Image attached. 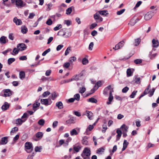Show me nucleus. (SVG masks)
<instances>
[{"mask_svg": "<svg viewBox=\"0 0 159 159\" xmlns=\"http://www.w3.org/2000/svg\"><path fill=\"white\" fill-rule=\"evenodd\" d=\"M39 105L40 103L38 101H36L33 104V110L35 111V109L37 107H39Z\"/></svg>", "mask_w": 159, "mask_h": 159, "instance_id": "cd10ccee", "label": "nucleus"}, {"mask_svg": "<svg viewBox=\"0 0 159 159\" xmlns=\"http://www.w3.org/2000/svg\"><path fill=\"white\" fill-rule=\"evenodd\" d=\"M15 61V59L14 58H11L8 59V63L9 65H10L13 62Z\"/></svg>", "mask_w": 159, "mask_h": 159, "instance_id": "ea45409f", "label": "nucleus"}, {"mask_svg": "<svg viewBox=\"0 0 159 159\" xmlns=\"http://www.w3.org/2000/svg\"><path fill=\"white\" fill-rule=\"evenodd\" d=\"M64 47V46L62 44H60L58 45L56 48V50L57 51L60 50L62 48Z\"/></svg>", "mask_w": 159, "mask_h": 159, "instance_id": "680f3d73", "label": "nucleus"}, {"mask_svg": "<svg viewBox=\"0 0 159 159\" xmlns=\"http://www.w3.org/2000/svg\"><path fill=\"white\" fill-rule=\"evenodd\" d=\"M128 128L129 127L127 126H126L125 124H123L120 127L121 129H124V130L126 132L128 131Z\"/></svg>", "mask_w": 159, "mask_h": 159, "instance_id": "a19ab883", "label": "nucleus"}, {"mask_svg": "<svg viewBox=\"0 0 159 159\" xmlns=\"http://www.w3.org/2000/svg\"><path fill=\"white\" fill-rule=\"evenodd\" d=\"M155 91V89L154 88H152L151 90L150 91L148 96L150 97H151L153 95Z\"/></svg>", "mask_w": 159, "mask_h": 159, "instance_id": "de8ad7c7", "label": "nucleus"}, {"mask_svg": "<svg viewBox=\"0 0 159 159\" xmlns=\"http://www.w3.org/2000/svg\"><path fill=\"white\" fill-rule=\"evenodd\" d=\"M137 92V91H134L130 95L129 97L131 98H134Z\"/></svg>", "mask_w": 159, "mask_h": 159, "instance_id": "a18cd8bd", "label": "nucleus"}, {"mask_svg": "<svg viewBox=\"0 0 159 159\" xmlns=\"http://www.w3.org/2000/svg\"><path fill=\"white\" fill-rule=\"evenodd\" d=\"M81 156L84 159H89V157L90 156L81 154Z\"/></svg>", "mask_w": 159, "mask_h": 159, "instance_id": "e2e57ef3", "label": "nucleus"}, {"mask_svg": "<svg viewBox=\"0 0 159 159\" xmlns=\"http://www.w3.org/2000/svg\"><path fill=\"white\" fill-rule=\"evenodd\" d=\"M20 50L18 48H14L13 50V52L14 53V54L13 53H11V54L13 55H16L17 54Z\"/></svg>", "mask_w": 159, "mask_h": 159, "instance_id": "e433bc0d", "label": "nucleus"}, {"mask_svg": "<svg viewBox=\"0 0 159 159\" xmlns=\"http://www.w3.org/2000/svg\"><path fill=\"white\" fill-rule=\"evenodd\" d=\"M113 98V96L112 94V91H110L109 93V96L108 98V101L107 102V103L108 105H109L111 103Z\"/></svg>", "mask_w": 159, "mask_h": 159, "instance_id": "9d476101", "label": "nucleus"}, {"mask_svg": "<svg viewBox=\"0 0 159 159\" xmlns=\"http://www.w3.org/2000/svg\"><path fill=\"white\" fill-rule=\"evenodd\" d=\"M124 43V41H120L115 46V47L113 48V49H114L115 50H116L118 49H120L123 46Z\"/></svg>", "mask_w": 159, "mask_h": 159, "instance_id": "20e7f679", "label": "nucleus"}, {"mask_svg": "<svg viewBox=\"0 0 159 159\" xmlns=\"http://www.w3.org/2000/svg\"><path fill=\"white\" fill-rule=\"evenodd\" d=\"M11 1L12 3L15 4L18 8H21L25 7L26 5L25 2L22 0H11Z\"/></svg>", "mask_w": 159, "mask_h": 159, "instance_id": "f257e3e1", "label": "nucleus"}, {"mask_svg": "<svg viewBox=\"0 0 159 159\" xmlns=\"http://www.w3.org/2000/svg\"><path fill=\"white\" fill-rule=\"evenodd\" d=\"M40 138V132H38L33 137L35 141H37L39 140Z\"/></svg>", "mask_w": 159, "mask_h": 159, "instance_id": "b1692460", "label": "nucleus"}, {"mask_svg": "<svg viewBox=\"0 0 159 159\" xmlns=\"http://www.w3.org/2000/svg\"><path fill=\"white\" fill-rule=\"evenodd\" d=\"M20 78L21 79H23L25 78V74L24 71H21L20 72Z\"/></svg>", "mask_w": 159, "mask_h": 159, "instance_id": "a878e982", "label": "nucleus"}, {"mask_svg": "<svg viewBox=\"0 0 159 159\" xmlns=\"http://www.w3.org/2000/svg\"><path fill=\"white\" fill-rule=\"evenodd\" d=\"M10 105L7 102H5L2 107V109L3 111H5L7 110L9 107Z\"/></svg>", "mask_w": 159, "mask_h": 159, "instance_id": "dca6fc26", "label": "nucleus"}, {"mask_svg": "<svg viewBox=\"0 0 159 159\" xmlns=\"http://www.w3.org/2000/svg\"><path fill=\"white\" fill-rule=\"evenodd\" d=\"M89 137L87 136H85L83 137L82 140V143L85 145H89V143L88 141Z\"/></svg>", "mask_w": 159, "mask_h": 159, "instance_id": "1a4fd4ad", "label": "nucleus"}, {"mask_svg": "<svg viewBox=\"0 0 159 159\" xmlns=\"http://www.w3.org/2000/svg\"><path fill=\"white\" fill-rule=\"evenodd\" d=\"M46 23L48 25H51L52 24V21L51 19H48Z\"/></svg>", "mask_w": 159, "mask_h": 159, "instance_id": "4d7b16f0", "label": "nucleus"}, {"mask_svg": "<svg viewBox=\"0 0 159 159\" xmlns=\"http://www.w3.org/2000/svg\"><path fill=\"white\" fill-rule=\"evenodd\" d=\"M151 88V86L150 84L148 85V86L145 89L144 91L143 92L145 94H147L148 93H149L150 91H149V89Z\"/></svg>", "mask_w": 159, "mask_h": 159, "instance_id": "2f4dec72", "label": "nucleus"}, {"mask_svg": "<svg viewBox=\"0 0 159 159\" xmlns=\"http://www.w3.org/2000/svg\"><path fill=\"white\" fill-rule=\"evenodd\" d=\"M76 60V58L74 56L70 57L69 59V61L71 63H73Z\"/></svg>", "mask_w": 159, "mask_h": 159, "instance_id": "58836bf2", "label": "nucleus"}, {"mask_svg": "<svg viewBox=\"0 0 159 159\" xmlns=\"http://www.w3.org/2000/svg\"><path fill=\"white\" fill-rule=\"evenodd\" d=\"M17 48L20 51H23L27 48V46L23 43H19L17 46Z\"/></svg>", "mask_w": 159, "mask_h": 159, "instance_id": "39448f33", "label": "nucleus"}, {"mask_svg": "<svg viewBox=\"0 0 159 159\" xmlns=\"http://www.w3.org/2000/svg\"><path fill=\"white\" fill-rule=\"evenodd\" d=\"M28 31L27 28L25 26H22L21 27V32L23 34H26Z\"/></svg>", "mask_w": 159, "mask_h": 159, "instance_id": "bb28decb", "label": "nucleus"}, {"mask_svg": "<svg viewBox=\"0 0 159 159\" xmlns=\"http://www.w3.org/2000/svg\"><path fill=\"white\" fill-rule=\"evenodd\" d=\"M134 62L135 64H138L142 63V60L141 59H136L134 60Z\"/></svg>", "mask_w": 159, "mask_h": 159, "instance_id": "37998d69", "label": "nucleus"}, {"mask_svg": "<svg viewBox=\"0 0 159 159\" xmlns=\"http://www.w3.org/2000/svg\"><path fill=\"white\" fill-rule=\"evenodd\" d=\"M56 106L59 109H61L63 107V105L61 102L59 101L57 102L56 103Z\"/></svg>", "mask_w": 159, "mask_h": 159, "instance_id": "6ab92c4d", "label": "nucleus"}, {"mask_svg": "<svg viewBox=\"0 0 159 159\" xmlns=\"http://www.w3.org/2000/svg\"><path fill=\"white\" fill-rule=\"evenodd\" d=\"M79 75H76L73 76L71 78L72 81L73 80H76L77 81L79 80Z\"/></svg>", "mask_w": 159, "mask_h": 159, "instance_id": "f704fd0d", "label": "nucleus"}, {"mask_svg": "<svg viewBox=\"0 0 159 159\" xmlns=\"http://www.w3.org/2000/svg\"><path fill=\"white\" fill-rule=\"evenodd\" d=\"M70 66V63L69 62H65L63 65V67L66 68H68Z\"/></svg>", "mask_w": 159, "mask_h": 159, "instance_id": "6e6d98bb", "label": "nucleus"}, {"mask_svg": "<svg viewBox=\"0 0 159 159\" xmlns=\"http://www.w3.org/2000/svg\"><path fill=\"white\" fill-rule=\"evenodd\" d=\"M25 150L28 153H30L33 150L32 143L30 142H26L25 144Z\"/></svg>", "mask_w": 159, "mask_h": 159, "instance_id": "f03ea898", "label": "nucleus"}, {"mask_svg": "<svg viewBox=\"0 0 159 159\" xmlns=\"http://www.w3.org/2000/svg\"><path fill=\"white\" fill-rule=\"evenodd\" d=\"M51 51L50 48H48L47 50L45 51L42 53V55L43 56H45L49 52Z\"/></svg>", "mask_w": 159, "mask_h": 159, "instance_id": "5fc2aeb1", "label": "nucleus"}, {"mask_svg": "<svg viewBox=\"0 0 159 159\" xmlns=\"http://www.w3.org/2000/svg\"><path fill=\"white\" fill-rule=\"evenodd\" d=\"M65 29L61 30L58 32L57 35L61 36H64L65 35Z\"/></svg>", "mask_w": 159, "mask_h": 159, "instance_id": "4be33fe9", "label": "nucleus"}, {"mask_svg": "<svg viewBox=\"0 0 159 159\" xmlns=\"http://www.w3.org/2000/svg\"><path fill=\"white\" fill-rule=\"evenodd\" d=\"M65 36L66 38L70 37L71 35V33L70 30L65 29Z\"/></svg>", "mask_w": 159, "mask_h": 159, "instance_id": "2eb2a0df", "label": "nucleus"}, {"mask_svg": "<svg viewBox=\"0 0 159 159\" xmlns=\"http://www.w3.org/2000/svg\"><path fill=\"white\" fill-rule=\"evenodd\" d=\"M98 12L99 14L102 15L106 16L108 14V13H107V11H99Z\"/></svg>", "mask_w": 159, "mask_h": 159, "instance_id": "72a5a7b5", "label": "nucleus"}, {"mask_svg": "<svg viewBox=\"0 0 159 159\" xmlns=\"http://www.w3.org/2000/svg\"><path fill=\"white\" fill-rule=\"evenodd\" d=\"M86 112L87 113L86 115L88 116L89 119L90 120L92 119V117L93 116V114L92 112L87 111H86Z\"/></svg>", "mask_w": 159, "mask_h": 159, "instance_id": "5701e85b", "label": "nucleus"}, {"mask_svg": "<svg viewBox=\"0 0 159 159\" xmlns=\"http://www.w3.org/2000/svg\"><path fill=\"white\" fill-rule=\"evenodd\" d=\"M125 11V9H123L119 11H117L116 14L118 15H120L123 13Z\"/></svg>", "mask_w": 159, "mask_h": 159, "instance_id": "864d4df0", "label": "nucleus"}, {"mask_svg": "<svg viewBox=\"0 0 159 159\" xmlns=\"http://www.w3.org/2000/svg\"><path fill=\"white\" fill-rule=\"evenodd\" d=\"M153 16V12L150 11L147 13L145 15L144 18L146 20H148L151 19Z\"/></svg>", "mask_w": 159, "mask_h": 159, "instance_id": "423d86ee", "label": "nucleus"}, {"mask_svg": "<svg viewBox=\"0 0 159 159\" xmlns=\"http://www.w3.org/2000/svg\"><path fill=\"white\" fill-rule=\"evenodd\" d=\"M62 28V25L61 24L57 25L53 29L55 31H57L58 30Z\"/></svg>", "mask_w": 159, "mask_h": 159, "instance_id": "49530a36", "label": "nucleus"}, {"mask_svg": "<svg viewBox=\"0 0 159 159\" xmlns=\"http://www.w3.org/2000/svg\"><path fill=\"white\" fill-rule=\"evenodd\" d=\"M129 89V88L127 87H125L122 89V92L123 93H126Z\"/></svg>", "mask_w": 159, "mask_h": 159, "instance_id": "0e129e2a", "label": "nucleus"}, {"mask_svg": "<svg viewBox=\"0 0 159 159\" xmlns=\"http://www.w3.org/2000/svg\"><path fill=\"white\" fill-rule=\"evenodd\" d=\"M52 72V70H47L45 73V75L46 76H49Z\"/></svg>", "mask_w": 159, "mask_h": 159, "instance_id": "774afa93", "label": "nucleus"}, {"mask_svg": "<svg viewBox=\"0 0 159 159\" xmlns=\"http://www.w3.org/2000/svg\"><path fill=\"white\" fill-rule=\"evenodd\" d=\"M0 41L2 43H6V37L4 36L1 37L0 39Z\"/></svg>", "mask_w": 159, "mask_h": 159, "instance_id": "603ef678", "label": "nucleus"}, {"mask_svg": "<svg viewBox=\"0 0 159 159\" xmlns=\"http://www.w3.org/2000/svg\"><path fill=\"white\" fill-rule=\"evenodd\" d=\"M107 129V128L106 123H104V124L102 125V133H105Z\"/></svg>", "mask_w": 159, "mask_h": 159, "instance_id": "4c0bfd02", "label": "nucleus"}, {"mask_svg": "<svg viewBox=\"0 0 159 159\" xmlns=\"http://www.w3.org/2000/svg\"><path fill=\"white\" fill-rule=\"evenodd\" d=\"M81 146L80 145H76L73 147L74 150L76 152H78L81 148Z\"/></svg>", "mask_w": 159, "mask_h": 159, "instance_id": "f3484780", "label": "nucleus"}, {"mask_svg": "<svg viewBox=\"0 0 159 159\" xmlns=\"http://www.w3.org/2000/svg\"><path fill=\"white\" fill-rule=\"evenodd\" d=\"M97 26V24L96 23H94L92 24L90 27V29L91 30L93 29L95 27Z\"/></svg>", "mask_w": 159, "mask_h": 159, "instance_id": "13d9d810", "label": "nucleus"}, {"mask_svg": "<svg viewBox=\"0 0 159 159\" xmlns=\"http://www.w3.org/2000/svg\"><path fill=\"white\" fill-rule=\"evenodd\" d=\"M71 51V47H68L66 49V50L65 54L66 56H67L68 55L69 53V52Z\"/></svg>", "mask_w": 159, "mask_h": 159, "instance_id": "8fccbe9b", "label": "nucleus"}, {"mask_svg": "<svg viewBox=\"0 0 159 159\" xmlns=\"http://www.w3.org/2000/svg\"><path fill=\"white\" fill-rule=\"evenodd\" d=\"M116 133L117 135L116 136V141H117L120 139L122 133L121 130L119 129H117Z\"/></svg>", "mask_w": 159, "mask_h": 159, "instance_id": "9b49d317", "label": "nucleus"}, {"mask_svg": "<svg viewBox=\"0 0 159 159\" xmlns=\"http://www.w3.org/2000/svg\"><path fill=\"white\" fill-rule=\"evenodd\" d=\"M80 94L78 93H77L74 95V98L75 99V100H76L78 101L80 99Z\"/></svg>", "mask_w": 159, "mask_h": 159, "instance_id": "c03bdc74", "label": "nucleus"}, {"mask_svg": "<svg viewBox=\"0 0 159 159\" xmlns=\"http://www.w3.org/2000/svg\"><path fill=\"white\" fill-rule=\"evenodd\" d=\"M58 96V94L55 92H54L51 93V99L52 100H54Z\"/></svg>", "mask_w": 159, "mask_h": 159, "instance_id": "393cba45", "label": "nucleus"}, {"mask_svg": "<svg viewBox=\"0 0 159 159\" xmlns=\"http://www.w3.org/2000/svg\"><path fill=\"white\" fill-rule=\"evenodd\" d=\"M50 92H49V91H47L46 92H45L43 94L42 96L43 97H46L48 95H49L50 94Z\"/></svg>", "mask_w": 159, "mask_h": 159, "instance_id": "09e8293b", "label": "nucleus"}, {"mask_svg": "<svg viewBox=\"0 0 159 159\" xmlns=\"http://www.w3.org/2000/svg\"><path fill=\"white\" fill-rule=\"evenodd\" d=\"M26 120V119L25 120H22L20 119H18L16 120V124L19 125H21L22 123L24 122Z\"/></svg>", "mask_w": 159, "mask_h": 159, "instance_id": "412c9836", "label": "nucleus"}, {"mask_svg": "<svg viewBox=\"0 0 159 159\" xmlns=\"http://www.w3.org/2000/svg\"><path fill=\"white\" fill-rule=\"evenodd\" d=\"M70 134L71 136H73L77 135L78 134V133L75 129H73L70 131Z\"/></svg>", "mask_w": 159, "mask_h": 159, "instance_id": "c756f323", "label": "nucleus"}, {"mask_svg": "<svg viewBox=\"0 0 159 159\" xmlns=\"http://www.w3.org/2000/svg\"><path fill=\"white\" fill-rule=\"evenodd\" d=\"M4 93V95L5 97H9L12 95V92L9 89H5Z\"/></svg>", "mask_w": 159, "mask_h": 159, "instance_id": "f8f14e48", "label": "nucleus"}, {"mask_svg": "<svg viewBox=\"0 0 159 159\" xmlns=\"http://www.w3.org/2000/svg\"><path fill=\"white\" fill-rule=\"evenodd\" d=\"M126 73L127 77H129L132 75V73L130 69H128L127 70Z\"/></svg>", "mask_w": 159, "mask_h": 159, "instance_id": "c9c22d12", "label": "nucleus"}, {"mask_svg": "<svg viewBox=\"0 0 159 159\" xmlns=\"http://www.w3.org/2000/svg\"><path fill=\"white\" fill-rule=\"evenodd\" d=\"M86 90V89L84 87L80 88L79 89V92L80 93L82 94L84 93Z\"/></svg>", "mask_w": 159, "mask_h": 159, "instance_id": "3c124183", "label": "nucleus"}, {"mask_svg": "<svg viewBox=\"0 0 159 159\" xmlns=\"http://www.w3.org/2000/svg\"><path fill=\"white\" fill-rule=\"evenodd\" d=\"M88 101L93 103H96L97 100L93 98H91L88 99Z\"/></svg>", "mask_w": 159, "mask_h": 159, "instance_id": "c85d7f7f", "label": "nucleus"}, {"mask_svg": "<svg viewBox=\"0 0 159 159\" xmlns=\"http://www.w3.org/2000/svg\"><path fill=\"white\" fill-rule=\"evenodd\" d=\"M141 39L140 38H138L135 40L134 45L135 46L138 45L140 43Z\"/></svg>", "mask_w": 159, "mask_h": 159, "instance_id": "473e14b6", "label": "nucleus"}, {"mask_svg": "<svg viewBox=\"0 0 159 159\" xmlns=\"http://www.w3.org/2000/svg\"><path fill=\"white\" fill-rule=\"evenodd\" d=\"M89 62L88 60L86 58L84 57L82 61V63L84 65H86Z\"/></svg>", "mask_w": 159, "mask_h": 159, "instance_id": "79ce46f5", "label": "nucleus"}, {"mask_svg": "<svg viewBox=\"0 0 159 159\" xmlns=\"http://www.w3.org/2000/svg\"><path fill=\"white\" fill-rule=\"evenodd\" d=\"M81 154L90 156L91 155L90 149L87 147L85 148L83 151V153Z\"/></svg>", "mask_w": 159, "mask_h": 159, "instance_id": "0eeeda50", "label": "nucleus"}, {"mask_svg": "<svg viewBox=\"0 0 159 159\" xmlns=\"http://www.w3.org/2000/svg\"><path fill=\"white\" fill-rule=\"evenodd\" d=\"M7 138L8 137H7L2 138L0 141V144L2 145L6 144L7 142Z\"/></svg>", "mask_w": 159, "mask_h": 159, "instance_id": "a211bd4d", "label": "nucleus"}, {"mask_svg": "<svg viewBox=\"0 0 159 159\" xmlns=\"http://www.w3.org/2000/svg\"><path fill=\"white\" fill-rule=\"evenodd\" d=\"M76 122V118L73 117H71L69 119L66 121V123L67 124L70 125L72 124H75Z\"/></svg>", "mask_w": 159, "mask_h": 159, "instance_id": "7ed1b4c3", "label": "nucleus"}, {"mask_svg": "<svg viewBox=\"0 0 159 159\" xmlns=\"http://www.w3.org/2000/svg\"><path fill=\"white\" fill-rule=\"evenodd\" d=\"M40 102L42 104H44L46 106L50 105L52 103L51 101L50 102H49L47 99H41L40 100Z\"/></svg>", "mask_w": 159, "mask_h": 159, "instance_id": "6e6552de", "label": "nucleus"}, {"mask_svg": "<svg viewBox=\"0 0 159 159\" xmlns=\"http://www.w3.org/2000/svg\"><path fill=\"white\" fill-rule=\"evenodd\" d=\"M152 43L153 48H157L159 46V42L157 40L153 39L152 40Z\"/></svg>", "mask_w": 159, "mask_h": 159, "instance_id": "ddd939ff", "label": "nucleus"}, {"mask_svg": "<svg viewBox=\"0 0 159 159\" xmlns=\"http://www.w3.org/2000/svg\"><path fill=\"white\" fill-rule=\"evenodd\" d=\"M140 77H136L135 80V82L137 84H139L140 83Z\"/></svg>", "mask_w": 159, "mask_h": 159, "instance_id": "bf43d9fd", "label": "nucleus"}, {"mask_svg": "<svg viewBox=\"0 0 159 159\" xmlns=\"http://www.w3.org/2000/svg\"><path fill=\"white\" fill-rule=\"evenodd\" d=\"M73 8V7H71L69 8H68L66 10V13L67 15H69L70 14L72 10V9Z\"/></svg>", "mask_w": 159, "mask_h": 159, "instance_id": "7c9ffc66", "label": "nucleus"}, {"mask_svg": "<svg viewBox=\"0 0 159 159\" xmlns=\"http://www.w3.org/2000/svg\"><path fill=\"white\" fill-rule=\"evenodd\" d=\"M93 127H94V126H93V125H90L88 127V128L86 130V131H87L88 130H89V131H91L93 129Z\"/></svg>", "mask_w": 159, "mask_h": 159, "instance_id": "052dcab7", "label": "nucleus"}, {"mask_svg": "<svg viewBox=\"0 0 159 159\" xmlns=\"http://www.w3.org/2000/svg\"><path fill=\"white\" fill-rule=\"evenodd\" d=\"M64 24L67 26H69L70 24V21L69 20H65L64 21Z\"/></svg>", "mask_w": 159, "mask_h": 159, "instance_id": "338daca9", "label": "nucleus"}, {"mask_svg": "<svg viewBox=\"0 0 159 159\" xmlns=\"http://www.w3.org/2000/svg\"><path fill=\"white\" fill-rule=\"evenodd\" d=\"M104 150L105 149L104 148L101 147L97 150L96 153L99 154H102L104 152Z\"/></svg>", "mask_w": 159, "mask_h": 159, "instance_id": "aec40b11", "label": "nucleus"}, {"mask_svg": "<svg viewBox=\"0 0 159 159\" xmlns=\"http://www.w3.org/2000/svg\"><path fill=\"white\" fill-rule=\"evenodd\" d=\"M13 21L17 25H21L22 23L20 19H18L16 17H15L13 19Z\"/></svg>", "mask_w": 159, "mask_h": 159, "instance_id": "4468645a", "label": "nucleus"}, {"mask_svg": "<svg viewBox=\"0 0 159 159\" xmlns=\"http://www.w3.org/2000/svg\"><path fill=\"white\" fill-rule=\"evenodd\" d=\"M58 122L57 121H54L52 124V127L53 128H55L57 127L58 125Z\"/></svg>", "mask_w": 159, "mask_h": 159, "instance_id": "69168bd1", "label": "nucleus"}]
</instances>
